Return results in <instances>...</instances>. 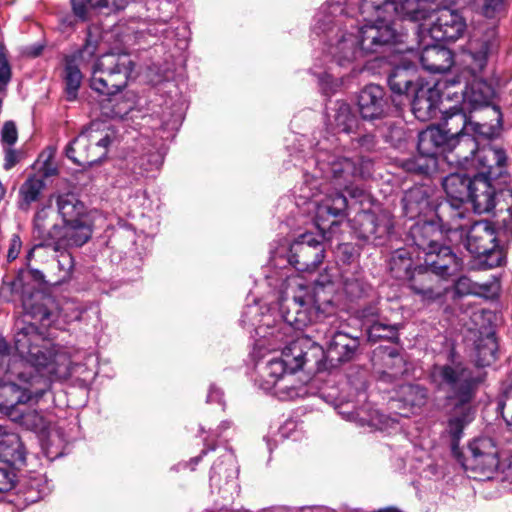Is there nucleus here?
Here are the masks:
<instances>
[{
	"label": "nucleus",
	"instance_id": "obj_1",
	"mask_svg": "<svg viewBox=\"0 0 512 512\" xmlns=\"http://www.w3.org/2000/svg\"><path fill=\"white\" fill-rule=\"evenodd\" d=\"M14 348L20 356L19 364L8 369L16 381L0 383V412L12 417L27 403H37L50 387V375L55 372V349L33 323H16Z\"/></svg>",
	"mask_w": 512,
	"mask_h": 512
},
{
	"label": "nucleus",
	"instance_id": "obj_2",
	"mask_svg": "<svg viewBox=\"0 0 512 512\" xmlns=\"http://www.w3.org/2000/svg\"><path fill=\"white\" fill-rule=\"evenodd\" d=\"M372 162L363 157L351 159L332 153L323 145L316 154L313 173H305L299 188V198L307 201L315 211L317 225L331 217L342 216L347 208L343 191L358 197L362 190L353 187L358 178L371 175Z\"/></svg>",
	"mask_w": 512,
	"mask_h": 512
},
{
	"label": "nucleus",
	"instance_id": "obj_3",
	"mask_svg": "<svg viewBox=\"0 0 512 512\" xmlns=\"http://www.w3.org/2000/svg\"><path fill=\"white\" fill-rule=\"evenodd\" d=\"M241 323L243 326H253L256 340V348L259 350L268 349L272 351L281 350L280 357H272L265 362H257L258 373L256 382L264 391H271L275 385L290 372L301 369L305 363L306 352L303 344L306 337L297 332L289 336L278 333L277 319L270 313L262 312L258 304L249 305L242 313Z\"/></svg>",
	"mask_w": 512,
	"mask_h": 512
},
{
	"label": "nucleus",
	"instance_id": "obj_4",
	"mask_svg": "<svg viewBox=\"0 0 512 512\" xmlns=\"http://www.w3.org/2000/svg\"><path fill=\"white\" fill-rule=\"evenodd\" d=\"M334 288L332 280L315 281L307 285L299 276L287 277L285 290L280 298L277 319L278 333L289 336L292 332L300 334L305 328L322 322L338 320L333 303Z\"/></svg>",
	"mask_w": 512,
	"mask_h": 512
},
{
	"label": "nucleus",
	"instance_id": "obj_5",
	"mask_svg": "<svg viewBox=\"0 0 512 512\" xmlns=\"http://www.w3.org/2000/svg\"><path fill=\"white\" fill-rule=\"evenodd\" d=\"M430 378L439 390L451 393L449 398L456 401L448 416L446 433L451 439L453 455L461 461L458 444L464 429L474 419L475 409L471 406V401L478 384L483 381V374L478 368L471 369L461 362H452L434 365Z\"/></svg>",
	"mask_w": 512,
	"mask_h": 512
},
{
	"label": "nucleus",
	"instance_id": "obj_6",
	"mask_svg": "<svg viewBox=\"0 0 512 512\" xmlns=\"http://www.w3.org/2000/svg\"><path fill=\"white\" fill-rule=\"evenodd\" d=\"M363 26L354 31L337 29L325 43L324 53L339 68L355 70V63L368 54L382 51L397 39L395 29L386 21L365 18L359 6Z\"/></svg>",
	"mask_w": 512,
	"mask_h": 512
},
{
	"label": "nucleus",
	"instance_id": "obj_7",
	"mask_svg": "<svg viewBox=\"0 0 512 512\" xmlns=\"http://www.w3.org/2000/svg\"><path fill=\"white\" fill-rule=\"evenodd\" d=\"M134 68L128 53H104L91 66L90 88L100 95L114 96L127 87Z\"/></svg>",
	"mask_w": 512,
	"mask_h": 512
},
{
	"label": "nucleus",
	"instance_id": "obj_8",
	"mask_svg": "<svg viewBox=\"0 0 512 512\" xmlns=\"http://www.w3.org/2000/svg\"><path fill=\"white\" fill-rule=\"evenodd\" d=\"M47 217L48 212L42 208L34 218V236L41 241L40 245L52 247L55 251L67 250L83 246L92 237V220L67 222L62 226L53 225L51 229H47Z\"/></svg>",
	"mask_w": 512,
	"mask_h": 512
},
{
	"label": "nucleus",
	"instance_id": "obj_9",
	"mask_svg": "<svg viewBox=\"0 0 512 512\" xmlns=\"http://www.w3.org/2000/svg\"><path fill=\"white\" fill-rule=\"evenodd\" d=\"M465 219V211L452 208L451 219H443L440 216L442 226L448 232H459L461 237L465 236L464 246L472 255L487 251V247L499 242L498 232L491 221L479 220L469 223Z\"/></svg>",
	"mask_w": 512,
	"mask_h": 512
},
{
	"label": "nucleus",
	"instance_id": "obj_10",
	"mask_svg": "<svg viewBox=\"0 0 512 512\" xmlns=\"http://www.w3.org/2000/svg\"><path fill=\"white\" fill-rule=\"evenodd\" d=\"M316 339L326 340V359L330 366L351 361L360 346L358 336H352L345 331L344 325L339 320L322 321L314 328Z\"/></svg>",
	"mask_w": 512,
	"mask_h": 512
},
{
	"label": "nucleus",
	"instance_id": "obj_11",
	"mask_svg": "<svg viewBox=\"0 0 512 512\" xmlns=\"http://www.w3.org/2000/svg\"><path fill=\"white\" fill-rule=\"evenodd\" d=\"M110 143L109 135H102L92 124L69 143L66 156L80 166L92 165L105 155Z\"/></svg>",
	"mask_w": 512,
	"mask_h": 512
},
{
	"label": "nucleus",
	"instance_id": "obj_12",
	"mask_svg": "<svg viewBox=\"0 0 512 512\" xmlns=\"http://www.w3.org/2000/svg\"><path fill=\"white\" fill-rule=\"evenodd\" d=\"M463 468L475 479H490L499 466L498 448L489 437H480L469 444V456L461 461Z\"/></svg>",
	"mask_w": 512,
	"mask_h": 512
},
{
	"label": "nucleus",
	"instance_id": "obj_13",
	"mask_svg": "<svg viewBox=\"0 0 512 512\" xmlns=\"http://www.w3.org/2000/svg\"><path fill=\"white\" fill-rule=\"evenodd\" d=\"M323 235L304 233L299 235L289 247L288 262L296 270L311 272L324 260L325 245Z\"/></svg>",
	"mask_w": 512,
	"mask_h": 512
},
{
	"label": "nucleus",
	"instance_id": "obj_14",
	"mask_svg": "<svg viewBox=\"0 0 512 512\" xmlns=\"http://www.w3.org/2000/svg\"><path fill=\"white\" fill-rule=\"evenodd\" d=\"M466 28V20L458 10L443 7L436 11L430 26L420 25V32L423 40L430 38L435 42L456 41L464 35Z\"/></svg>",
	"mask_w": 512,
	"mask_h": 512
},
{
	"label": "nucleus",
	"instance_id": "obj_15",
	"mask_svg": "<svg viewBox=\"0 0 512 512\" xmlns=\"http://www.w3.org/2000/svg\"><path fill=\"white\" fill-rule=\"evenodd\" d=\"M13 287L14 289L22 288L20 300L26 315L41 322L43 326H49L55 321L58 315V306L52 296L35 290L33 287L23 286L21 278L13 282Z\"/></svg>",
	"mask_w": 512,
	"mask_h": 512
},
{
	"label": "nucleus",
	"instance_id": "obj_16",
	"mask_svg": "<svg viewBox=\"0 0 512 512\" xmlns=\"http://www.w3.org/2000/svg\"><path fill=\"white\" fill-rule=\"evenodd\" d=\"M353 228L359 238L376 241L390 233L392 222L385 214L376 215L371 211H361L353 219Z\"/></svg>",
	"mask_w": 512,
	"mask_h": 512
},
{
	"label": "nucleus",
	"instance_id": "obj_17",
	"mask_svg": "<svg viewBox=\"0 0 512 512\" xmlns=\"http://www.w3.org/2000/svg\"><path fill=\"white\" fill-rule=\"evenodd\" d=\"M411 95L413 96L412 111L417 119L428 121L436 116L442 97L439 84L430 85L423 82Z\"/></svg>",
	"mask_w": 512,
	"mask_h": 512
},
{
	"label": "nucleus",
	"instance_id": "obj_18",
	"mask_svg": "<svg viewBox=\"0 0 512 512\" xmlns=\"http://www.w3.org/2000/svg\"><path fill=\"white\" fill-rule=\"evenodd\" d=\"M470 185H472V178L458 172L451 173L443 179L442 186L450 201L441 206L439 217L442 216L445 219L447 214V219H451V208L461 210L460 204L469 197Z\"/></svg>",
	"mask_w": 512,
	"mask_h": 512
},
{
	"label": "nucleus",
	"instance_id": "obj_19",
	"mask_svg": "<svg viewBox=\"0 0 512 512\" xmlns=\"http://www.w3.org/2000/svg\"><path fill=\"white\" fill-rule=\"evenodd\" d=\"M505 151L497 146L486 145L479 148L476 158L472 159L473 168L479 170L476 175L499 179L506 173Z\"/></svg>",
	"mask_w": 512,
	"mask_h": 512
},
{
	"label": "nucleus",
	"instance_id": "obj_20",
	"mask_svg": "<svg viewBox=\"0 0 512 512\" xmlns=\"http://www.w3.org/2000/svg\"><path fill=\"white\" fill-rule=\"evenodd\" d=\"M430 38L422 39L420 32V45L422 51L420 54V62L423 68L432 73H444L448 71L453 65L452 52L442 46L441 42H430Z\"/></svg>",
	"mask_w": 512,
	"mask_h": 512
},
{
	"label": "nucleus",
	"instance_id": "obj_21",
	"mask_svg": "<svg viewBox=\"0 0 512 512\" xmlns=\"http://www.w3.org/2000/svg\"><path fill=\"white\" fill-rule=\"evenodd\" d=\"M358 107L362 118L365 120L384 117L389 108L384 89L375 84L365 86L358 96Z\"/></svg>",
	"mask_w": 512,
	"mask_h": 512
},
{
	"label": "nucleus",
	"instance_id": "obj_22",
	"mask_svg": "<svg viewBox=\"0 0 512 512\" xmlns=\"http://www.w3.org/2000/svg\"><path fill=\"white\" fill-rule=\"evenodd\" d=\"M424 265L431 273L440 277H449L458 273L462 267V261L456 256L450 247L440 244L436 249L426 252L423 256Z\"/></svg>",
	"mask_w": 512,
	"mask_h": 512
},
{
	"label": "nucleus",
	"instance_id": "obj_23",
	"mask_svg": "<svg viewBox=\"0 0 512 512\" xmlns=\"http://www.w3.org/2000/svg\"><path fill=\"white\" fill-rule=\"evenodd\" d=\"M495 180V178H486L483 175L473 176L469 197L466 201L471 202L476 213L490 212L495 207L496 190L492 184V181Z\"/></svg>",
	"mask_w": 512,
	"mask_h": 512
},
{
	"label": "nucleus",
	"instance_id": "obj_24",
	"mask_svg": "<svg viewBox=\"0 0 512 512\" xmlns=\"http://www.w3.org/2000/svg\"><path fill=\"white\" fill-rule=\"evenodd\" d=\"M442 119V127L453 139L462 135L484 134V126L469 120L463 110L456 106L445 110Z\"/></svg>",
	"mask_w": 512,
	"mask_h": 512
},
{
	"label": "nucleus",
	"instance_id": "obj_25",
	"mask_svg": "<svg viewBox=\"0 0 512 512\" xmlns=\"http://www.w3.org/2000/svg\"><path fill=\"white\" fill-rule=\"evenodd\" d=\"M477 134L462 135L455 138L452 142L451 147L448 149V154L445 159L450 164H456L463 169H469L473 167L474 163L472 159L476 158V154L479 151L478 143L476 141Z\"/></svg>",
	"mask_w": 512,
	"mask_h": 512
},
{
	"label": "nucleus",
	"instance_id": "obj_26",
	"mask_svg": "<svg viewBox=\"0 0 512 512\" xmlns=\"http://www.w3.org/2000/svg\"><path fill=\"white\" fill-rule=\"evenodd\" d=\"M428 392L423 386L417 384H403L396 393L395 402L402 411L400 414L409 417L410 414L418 413L427 403Z\"/></svg>",
	"mask_w": 512,
	"mask_h": 512
},
{
	"label": "nucleus",
	"instance_id": "obj_27",
	"mask_svg": "<svg viewBox=\"0 0 512 512\" xmlns=\"http://www.w3.org/2000/svg\"><path fill=\"white\" fill-rule=\"evenodd\" d=\"M455 139L441 127H429L419 133L418 151L427 156L437 157L438 151L448 152Z\"/></svg>",
	"mask_w": 512,
	"mask_h": 512
},
{
	"label": "nucleus",
	"instance_id": "obj_28",
	"mask_svg": "<svg viewBox=\"0 0 512 512\" xmlns=\"http://www.w3.org/2000/svg\"><path fill=\"white\" fill-rule=\"evenodd\" d=\"M441 238V231L432 222H417L409 231V239L412 245L424 255H426V252L436 249L440 245Z\"/></svg>",
	"mask_w": 512,
	"mask_h": 512
},
{
	"label": "nucleus",
	"instance_id": "obj_29",
	"mask_svg": "<svg viewBox=\"0 0 512 512\" xmlns=\"http://www.w3.org/2000/svg\"><path fill=\"white\" fill-rule=\"evenodd\" d=\"M498 46V33L495 26L488 27L481 37L473 38L469 43V49L475 65L482 69L488 57L497 51Z\"/></svg>",
	"mask_w": 512,
	"mask_h": 512
},
{
	"label": "nucleus",
	"instance_id": "obj_30",
	"mask_svg": "<svg viewBox=\"0 0 512 512\" xmlns=\"http://www.w3.org/2000/svg\"><path fill=\"white\" fill-rule=\"evenodd\" d=\"M431 271L424 265L413 269L409 278L410 288L423 300L434 301L444 295V290L432 285L433 277Z\"/></svg>",
	"mask_w": 512,
	"mask_h": 512
},
{
	"label": "nucleus",
	"instance_id": "obj_31",
	"mask_svg": "<svg viewBox=\"0 0 512 512\" xmlns=\"http://www.w3.org/2000/svg\"><path fill=\"white\" fill-rule=\"evenodd\" d=\"M420 81L417 70L413 65L397 66L388 76V85L393 93L410 95Z\"/></svg>",
	"mask_w": 512,
	"mask_h": 512
},
{
	"label": "nucleus",
	"instance_id": "obj_32",
	"mask_svg": "<svg viewBox=\"0 0 512 512\" xmlns=\"http://www.w3.org/2000/svg\"><path fill=\"white\" fill-rule=\"evenodd\" d=\"M57 209L63 223L91 220L85 204L72 193L57 197Z\"/></svg>",
	"mask_w": 512,
	"mask_h": 512
},
{
	"label": "nucleus",
	"instance_id": "obj_33",
	"mask_svg": "<svg viewBox=\"0 0 512 512\" xmlns=\"http://www.w3.org/2000/svg\"><path fill=\"white\" fill-rule=\"evenodd\" d=\"M404 214L408 218L420 216L429 209V194L426 188L415 186L405 192L402 199Z\"/></svg>",
	"mask_w": 512,
	"mask_h": 512
},
{
	"label": "nucleus",
	"instance_id": "obj_34",
	"mask_svg": "<svg viewBox=\"0 0 512 512\" xmlns=\"http://www.w3.org/2000/svg\"><path fill=\"white\" fill-rule=\"evenodd\" d=\"M26 451L16 433H6L0 439V461L10 465H21L25 462Z\"/></svg>",
	"mask_w": 512,
	"mask_h": 512
},
{
	"label": "nucleus",
	"instance_id": "obj_35",
	"mask_svg": "<svg viewBox=\"0 0 512 512\" xmlns=\"http://www.w3.org/2000/svg\"><path fill=\"white\" fill-rule=\"evenodd\" d=\"M294 373L290 372L282 377L272 389L274 394L282 401L303 398L308 395L307 385L299 381Z\"/></svg>",
	"mask_w": 512,
	"mask_h": 512
},
{
	"label": "nucleus",
	"instance_id": "obj_36",
	"mask_svg": "<svg viewBox=\"0 0 512 512\" xmlns=\"http://www.w3.org/2000/svg\"><path fill=\"white\" fill-rule=\"evenodd\" d=\"M359 121L349 104L341 102L333 114L330 125L335 133L350 134L356 131Z\"/></svg>",
	"mask_w": 512,
	"mask_h": 512
},
{
	"label": "nucleus",
	"instance_id": "obj_37",
	"mask_svg": "<svg viewBox=\"0 0 512 512\" xmlns=\"http://www.w3.org/2000/svg\"><path fill=\"white\" fill-rule=\"evenodd\" d=\"M379 357L384 367L381 371L382 377L395 379L406 372L405 361L396 349H381L379 351Z\"/></svg>",
	"mask_w": 512,
	"mask_h": 512
},
{
	"label": "nucleus",
	"instance_id": "obj_38",
	"mask_svg": "<svg viewBox=\"0 0 512 512\" xmlns=\"http://www.w3.org/2000/svg\"><path fill=\"white\" fill-rule=\"evenodd\" d=\"M82 64L70 57L66 58L65 65V94L68 101H73L77 97L78 90L82 83L83 75L80 70Z\"/></svg>",
	"mask_w": 512,
	"mask_h": 512
},
{
	"label": "nucleus",
	"instance_id": "obj_39",
	"mask_svg": "<svg viewBox=\"0 0 512 512\" xmlns=\"http://www.w3.org/2000/svg\"><path fill=\"white\" fill-rule=\"evenodd\" d=\"M340 414H342L347 420L354 421L358 423L360 426H370L375 429H381V424L383 423V415L380 414L377 410L357 408L354 410H340Z\"/></svg>",
	"mask_w": 512,
	"mask_h": 512
},
{
	"label": "nucleus",
	"instance_id": "obj_40",
	"mask_svg": "<svg viewBox=\"0 0 512 512\" xmlns=\"http://www.w3.org/2000/svg\"><path fill=\"white\" fill-rule=\"evenodd\" d=\"M412 256L408 248L396 249L389 261V267L395 278L404 279L412 273Z\"/></svg>",
	"mask_w": 512,
	"mask_h": 512
},
{
	"label": "nucleus",
	"instance_id": "obj_41",
	"mask_svg": "<svg viewBox=\"0 0 512 512\" xmlns=\"http://www.w3.org/2000/svg\"><path fill=\"white\" fill-rule=\"evenodd\" d=\"M475 265L478 269L486 270L501 266L505 261V251L498 243H494L487 247V251L475 254Z\"/></svg>",
	"mask_w": 512,
	"mask_h": 512
},
{
	"label": "nucleus",
	"instance_id": "obj_42",
	"mask_svg": "<svg viewBox=\"0 0 512 512\" xmlns=\"http://www.w3.org/2000/svg\"><path fill=\"white\" fill-rule=\"evenodd\" d=\"M44 187L45 183L42 179L36 177H29L21 185L19 190V208L22 210H28L30 205L39 199Z\"/></svg>",
	"mask_w": 512,
	"mask_h": 512
},
{
	"label": "nucleus",
	"instance_id": "obj_43",
	"mask_svg": "<svg viewBox=\"0 0 512 512\" xmlns=\"http://www.w3.org/2000/svg\"><path fill=\"white\" fill-rule=\"evenodd\" d=\"M222 472L226 479H233L238 473L236 460L231 452H226L218 462L213 464L210 475L212 484H219Z\"/></svg>",
	"mask_w": 512,
	"mask_h": 512
},
{
	"label": "nucleus",
	"instance_id": "obj_44",
	"mask_svg": "<svg viewBox=\"0 0 512 512\" xmlns=\"http://www.w3.org/2000/svg\"><path fill=\"white\" fill-rule=\"evenodd\" d=\"M498 344L494 334L489 333L480 338L476 344L477 364L484 367L496 360Z\"/></svg>",
	"mask_w": 512,
	"mask_h": 512
},
{
	"label": "nucleus",
	"instance_id": "obj_45",
	"mask_svg": "<svg viewBox=\"0 0 512 512\" xmlns=\"http://www.w3.org/2000/svg\"><path fill=\"white\" fill-rule=\"evenodd\" d=\"M345 9L340 3L328 4L321 7L315 17L314 30L316 32H326L332 30L329 26L334 18L339 17L344 13Z\"/></svg>",
	"mask_w": 512,
	"mask_h": 512
},
{
	"label": "nucleus",
	"instance_id": "obj_46",
	"mask_svg": "<svg viewBox=\"0 0 512 512\" xmlns=\"http://www.w3.org/2000/svg\"><path fill=\"white\" fill-rule=\"evenodd\" d=\"M343 289L346 295L351 300H357L365 295L370 290V286L363 280L359 273L343 275Z\"/></svg>",
	"mask_w": 512,
	"mask_h": 512
},
{
	"label": "nucleus",
	"instance_id": "obj_47",
	"mask_svg": "<svg viewBox=\"0 0 512 512\" xmlns=\"http://www.w3.org/2000/svg\"><path fill=\"white\" fill-rule=\"evenodd\" d=\"M11 419L20 422L21 425L30 430H38L45 427V420L40 412L35 409H25L23 406L17 409Z\"/></svg>",
	"mask_w": 512,
	"mask_h": 512
},
{
	"label": "nucleus",
	"instance_id": "obj_48",
	"mask_svg": "<svg viewBox=\"0 0 512 512\" xmlns=\"http://www.w3.org/2000/svg\"><path fill=\"white\" fill-rule=\"evenodd\" d=\"M438 166V159L435 156H427L419 153V156L406 163L408 171L416 172L419 174H429Z\"/></svg>",
	"mask_w": 512,
	"mask_h": 512
},
{
	"label": "nucleus",
	"instance_id": "obj_49",
	"mask_svg": "<svg viewBox=\"0 0 512 512\" xmlns=\"http://www.w3.org/2000/svg\"><path fill=\"white\" fill-rule=\"evenodd\" d=\"M163 164V155L160 152H151L142 155L137 162V174L148 175L149 173L158 171Z\"/></svg>",
	"mask_w": 512,
	"mask_h": 512
},
{
	"label": "nucleus",
	"instance_id": "obj_50",
	"mask_svg": "<svg viewBox=\"0 0 512 512\" xmlns=\"http://www.w3.org/2000/svg\"><path fill=\"white\" fill-rule=\"evenodd\" d=\"M367 334L369 341L376 342L379 339H394L396 337L397 330L393 325H387L375 321L369 326Z\"/></svg>",
	"mask_w": 512,
	"mask_h": 512
},
{
	"label": "nucleus",
	"instance_id": "obj_51",
	"mask_svg": "<svg viewBox=\"0 0 512 512\" xmlns=\"http://www.w3.org/2000/svg\"><path fill=\"white\" fill-rule=\"evenodd\" d=\"M74 267V259L72 255L64 250L57 260L58 275L56 283H62L68 280L71 276Z\"/></svg>",
	"mask_w": 512,
	"mask_h": 512
},
{
	"label": "nucleus",
	"instance_id": "obj_52",
	"mask_svg": "<svg viewBox=\"0 0 512 512\" xmlns=\"http://www.w3.org/2000/svg\"><path fill=\"white\" fill-rule=\"evenodd\" d=\"M97 49L98 42L96 40L91 39L90 35H88L83 47L69 57L75 59V61L84 65L94 57V55L97 52Z\"/></svg>",
	"mask_w": 512,
	"mask_h": 512
},
{
	"label": "nucleus",
	"instance_id": "obj_53",
	"mask_svg": "<svg viewBox=\"0 0 512 512\" xmlns=\"http://www.w3.org/2000/svg\"><path fill=\"white\" fill-rule=\"evenodd\" d=\"M103 0H71L74 15L80 21H86L90 8L98 9Z\"/></svg>",
	"mask_w": 512,
	"mask_h": 512
},
{
	"label": "nucleus",
	"instance_id": "obj_54",
	"mask_svg": "<svg viewBox=\"0 0 512 512\" xmlns=\"http://www.w3.org/2000/svg\"><path fill=\"white\" fill-rule=\"evenodd\" d=\"M455 293L459 296L477 294V286L467 277H460L455 283Z\"/></svg>",
	"mask_w": 512,
	"mask_h": 512
},
{
	"label": "nucleus",
	"instance_id": "obj_55",
	"mask_svg": "<svg viewBox=\"0 0 512 512\" xmlns=\"http://www.w3.org/2000/svg\"><path fill=\"white\" fill-rule=\"evenodd\" d=\"M505 0H484L482 13L487 18L495 17L504 7Z\"/></svg>",
	"mask_w": 512,
	"mask_h": 512
},
{
	"label": "nucleus",
	"instance_id": "obj_56",
	"mask_svg": "<svg viewBox=\"0 0 512 512\" xmlns=\"http://www.w3.org/2000/svg\"><path fill=\"white\" fill-rule=\"evenodd\" d=\"M17 137L16 125L12 121H7L2 128V141L8 145H13L16 143Z\"/></svg>",
	"mask_w": 512,
	"mask_h": 512
},
{
	"label": "nucleus",
	"instance_id": "obj_57",
	"mask_svg": "<svg viewBox=\"0 0 512 512\" xmlns=\"http://www.w3.org/2000/svg\"><path fill=\"white\" fill-rule=\"evenodd\" d=\"M11 79V69L7 59L0 55V91L4 90Z\"/></svg>",
	"mask_w": 512,
	"mask_h": 512
},
{
	"label": "nucleus",
	"instance_id": "obj_58",
	"mask_svg": "<svg viewBox=\"0 0 512 512\" xmlns=\"http://www.w3.org/2000/svg\"><path fill=\"white\" fill-rule=\"evenodd\" d=\"M130 0H103L99 6V10H107V12H117L123 10Z\"/></svg>",
	"mask_w": 512,
	"mask_h": 512
},
{
	"label": "nucleus",
	"instance_id": "obj_59",
	"mask_svg": "<svg viewBox=\"0 0 512 512\" xmlns=\"http://www.w3.org/2000/svg\"><path fill=\"white\" fill-rule=\"evenodd\" d=\"M486 93H481V95L478 97L476 87L473 86L471 88V96H470V102L474 103L478 106H483L489 103L490 97H491V91L488 87H486Z\"/></svg>",
	"mask_w": 512,
	"mask_h": 512
},
{
	"label": "nucleus",
	"instance_id": "obj_60",
	"mask_svg": "<svg viewBox=\"0 0 512 512\" xmlns=\"http://www.w3.org/2000/svg\"><path fill=\"white\" fill-rule=\"evenodd\" d=\"M13 475L6 469L0 468V492H7L13 488Z\"/></svg>",
	"mask_w": 512,
	"mask_h": 512
},
{
	"label": "nucleus",
	"instance_id": "obj_61",
	"mask_svg": "<svg viewBox=\"0 0 512 512\" xmlns=\"http://www.w3.org/2000/svg\"><path fill=\"white\" fill-rule=\"evenodd\" d=\"M498 409L500 410L506 424L512 429V399L500 402L498 404Z\"/></svg>",
	"mask_w": 512,
	"mask_h": 512
},
{
	"label": "nucleus",
	"instance_id": "obj_62",
	"mask_svg": "<svg viewBox=\"0 0 512 512\" xmlns=\"http://www.w3.org/2000/svg\"><path fill=\"white\" fill-rule=\"evenodd\" d=\"M22 246L21 239L18 235H13L10 240V247L8 250V260L12 261L15 260L20 252Z\"/></svg>",
	"mask_w": 512,
	"mask_h": 512
},
{
	"label": "nucleus",
	"instance_id": "obj_63",
	"mask_svg": "<svg viewBox=\"0 0 512 512\" xmlns=\"http://www.w3.org/2000/svg\"><path fill=\"white\" fill-rule=\"evenodd\" d=\"M338 251L342 255L343 260L346 262L352 261L355 257L354 248L350 244L345 243L339 245Z\"/></svg>",
	"mask_w": 512,
	"mask_h": 512
},
{
	"label": "nucleus",
	"instance_id": "obj_64",
	"mask_svg": "<svg viewBox=\"0 0 512 512\" xmlns=\"http://www.w3.org/2000/svg\"><path fill=\"white\" fill-rule=\"evenodd\" d=\"M222 392L216 386L212 385L207 395V402H219L221 403Z\"/></svg>",
	"mask_w": 512,
	"mask_h": 512
}]
</instances>
